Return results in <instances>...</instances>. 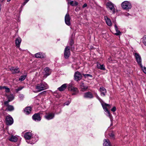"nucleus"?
<instances>
[{
    "instance_id": "nucleus-41",
    "label": "nucleus",
    "mask_w": 146,
    "mask_h": 146,
    "mask_svg": "<svg viewBox=\"0 0 146 146\" xmlns=\"http://www.w3.org/2000/svg\"><path fill=\"white\" fill-rule=\"evenodd\" d=\"M87 6V4L86 3H85L82 6L83 8L86 7Z\"/></svg>"
},
{
    "instance_id": "nucleus-32",
    "label": "nucleus",
    "mask_w": 146,
    "mask_h": 146,
    "mask_svg": "<svg viewBox=\"0 0 146 146\" xmlns=\"http://www.w3.org/2000/svg\"><path fill=\"white\" fill-rule=\"evenodd\" d=\"M83 75L85 78H88L89 77L91 78L92 77V75L90 74H83Z\"/></svg>"
},
{
    "instance_id": "nucleus-34",
    "label": "nucleus",
    "mask_w": 146,
    "mask_h": 146,
    "mask_svg": "<svg viewBox=\"0 0 146 146\" xmlns=\"http://www.w3.org/2000/svg\"><path fill=\"white\" fill-rule=\"evenodd\" d=\"M74 87L73 86L72 84H69L68 86V90L69 91H71V89L73 88Z\"/></svg>"
},
{
    "instance_id": "nucleus-6",
    "label": "nucleus",
    "mask_w": 146,
    "mask_h": 146,
    "mask_svg": "<svg viewBox=\"0 0 146 146\" xmlns=\"http://www.w3.org/2000/svg\"><path fill=\"white\" fill-rule=\"evenodd\" d=\"M106 5L107 8H109L110 10L112 11L113 13H115V9L113 4L111 2H108L106 3Z\"/></svg>"
},
{
    "instance_id": "nucleus-39",
    "label": "nucleus",
    "mask_w": 146,
    "mask_h": 146,
    "mask_svg": "<svg viewBox=\"0 0 146 146\" xmlns=\"http://www.w3.org/2000/svg\"><path fill=\"white\" fill-rule=\"evenodd\" d=\"M74 3H73V4L74 5V6L77 5H78V3L76 1H75L74 2Z\"/></svg>"
},
{
    "instance_id": "nucleus-48",
    "label": "nucleus",
    "mask_w": 146,
    "mask_h": 146,
    "mask_svg": "<svg viewBox=\"0 0 146 146\" xmlns=\"http://www.w3.org/2000/svg\"><path fill=\"white\" fill-rule=\"evenodd\" d=\"M25 0L27 2L29 1V0Z\"/></svg>"
},
{
    "instance_id": "nucleus-14",
    "label": "nucleus",
    "mask_w": 146,
    "mask_h": 146,
    "mask_svg": "<svg viewBox=\"0 0 146 146\" xmlns=\"http://www.w3.org/2000/svg\"><path fill=\"white\" fill-rule=\"evenodd\" d=\"M54 116V113H51L47 114L45 116V118L47 120H49L53 119Z\"/></svg>"
},
{
    "instance_id": "nucleus-38",
    "label": "nucleus",
    "mask_w": 146,
    "mask_h": 146,
    "mask_svg": "<svg viewBox=\"0 0 146 146\" xmlns=\"http://www.w3.org/2000/svg\"><path fill=\"white\" fill-rule=\"evenodd\" d=\"M108 61L109 62H110L112 61V59L111 57H110L108 58Z\"/></svg>"
},
{
    "instance_id": "nucleus-16",
    "label": "nucleus",
    "mask_w": 146,
    "mask_h": 146,
    "mask_svg": "<svg viewBox=\"0 0 146 146\" xmlns=\"http://www.w3.org/2000/svg\"><path fill=\"white\" fill-rule=\"evenodd\" d=\"M44 75L45 76V77H46L47 76L49 75L51 73V71L50 69L46 67L44 69Z\"/></svg>"
},
{
    "instance_id": "nucleus-3",
    "label": "nucleus",
    "mask_w": 146,
    "mask_h": 146,
    "mask_svg": "<svg viewBox=\"0 0 146 146\" xmlns=\"http://www.w3.org/2000/svg\"><path fill=\"white\" fill-rule=\"evenodd\" d=\"M102 105L104 111L107 112L108 115V116H109V117L110 118L111 117V115H110V112L108 111L107 108L108 107V108H111L110 105L109 104H106L105 103H102Z\"/></svg>"
},
{
    "instance_id": "nucleus-44",
    "label": "nucleus",
    "mask_w": 146,
    "mask_h": 146,
    "mask_svg": "<svg viewBox=\"0 0 146 146\" xmlns=\"http://www.w3.org/2000/svg\"><path fill=\"white\" fill-rule=\"evenodd\" d=\"M96 97L100 101V100H101V99H100V98L98 96V95H97L96 96Z\"/></svg>"
},
{
    "instance_id": "nucleus-20",
    "label": "nucleus",
    "mask_w": 146,
    "mask_h": 146,
    "mask_svg": "<svg viewBox=\"0 0 146 146\" xmlns=\"http://www.w3.org/2000/svg\"><path fill=\"white\" fill-rule=\"evenodd\" d=\"M21 41V39L20 37H19L16 39L15 43L17 47H19L20 46Z\"/></svg>"
},
{
    "instance_id": "nucleus-13",
    "label": "nucleus",
    "mask_w": 146,
    "mask_h": 146,
    "mask_svg": "<svg viewBox=\"0 0 146 146\" xmlns=\"http://www.w3.org/2000/svg\"><path fill=\"white\" fill-rule=\"evenodd\" d=\"M10 70L13 74L17 73L20 72L19 68L14 67H12L10 68Z\"/></svg>"
},
{
    "instance_id": "nucleus-11",
    "label": "nucleus",
    "mask_w": 146,
    "mask_h": 146,
    "mask_svg": "<svg viewBox=\"0 0 146 146\" xmlns=\"http://www.w3.org/2000/svg\"><path fill=\"white\" fill-rule=\"evenodd\" d=\"M83 97L86 98L91 99L93 98L94 96L91 92H88L84 94Z\"/></svg>"
},
{
    "instance_id": "nucleus-4",
    "label": "nucleus",
    "mask_w": 146,
    "mask_h": 146,
    "mask_svg": "<svg viewBox=\"0 0 146 146\" xmlns=\"http://www.w3.org/2000/svg\"><path fill=\"white\" fill-rule=\"evenodd\" d=\"M6 121L7 125H11L13 122V119L10 115H8L6 117Z\"/></svg>"
},
{
    "instance_id": "nucleus-33",
    "label": "nucleus",
    "mask_w": 146,
    "mask_h": 146,
    "mask_svg": "<svg viewBox=\"0 0 146 146\" xmlns=\"http://www.w3.org/2000/svg\"><path fill=\"white\" fill-rule=\"evenodd\" d=\"M143 42L146 46V35L144 36L143 38Z\"/></svg>"
},
{
    "instance_id": "nucleus-42",
    "label": "nucleus",
    "mask_w": 146,
    "mask_h": 146,
    "mask_svg": "<svg viewBox=\"0 0 146 146\" xmlns=\"http://www.w3.org/2000/svg\"><path fill=\"white\" fill-rule=\"evenodd\" d=\"M27 2L26 1H25L24 2L23 4H22V5L23 6L25 5L26 4Z\"/></svg>"
},
{
    "instance_id": "nucleus-25",
    "label": "nucleus",
    "mask_w": 146,
    "mask_h": 146,
    "mask_svg": "<svg viewBox=\"0 0 146 146\" xmlns=\"http://www.w3.org/2000/svg\"><path fill=\"white\" fill-rule=\"evenodd\" d=\"M97 67L98 68L101 70H105V66L103 64L101 65L100 64H98L97 65Z\"/></svg>"
},
{
    "instance_id": "nucleus-8",
    "label": "nucleus",
    "mask_w": 146,
    "mask_h": 146,
    "mask_svg": "<svg viewBox=\"0 0 146 146\" xmlns=\"http://www.w3.org/2000/svg\"><path fill=\"white\" fill-rule=\"evenodd\" d=\"M70 55V48L67 46L64 50V56L65 58H68Z\"/></svg>"
},
{
    "instance_id": "nucleus-23",
    "label": "nucleus",
    "mask_w": 146,
    "mask_h": 146,
    "mask_svg": "<svg viewBox=\"0 0 146 146\" xmlns=\"http://www.w3.org/2000/svg\"><path fill=\"white\" fill-rule=\"evenodd\" d=\"M80 88L81 90L82 91L84 92L86 91L88 89V87L84 86V84L83 83H82L80 85Z\"/></svg>"
},
{
    "instance_id": "nucleus-28",
    "label": "nucleus",
    "mask_w": 146,
    "mask_h": 146,
    "mask_svg": "<svg viewBox=\"0 0 146 146\" xmlns=\"http://www.w3.org/2000/svg\"><path fill=\"white\" fill-rule=\"evenodd\" d=\"M35 56L37 58H43L44 56L43 54L40 52H38L35 54Z\"/></svg>"
},
{
    "instance_id": "nucleus-1",
    "label": "nucleus",
    "mask_w": 146,
    "mask_h": 146,
    "mask_svg": "<svg viewBox=\"0 0 146 146\" xmlns=\"http://www.w3.org/2000/svg\"><path fill=\"white\" fill-rule=\"evenodd\" d=\"M48 88L47 84L44 82H42L40 84H37L35 87L36 91L38 92H40L48 89Z\"/></svg>"
},
{
    "instance_id": "nucleus-10",
    "label": "nucleus",
    "mask_w": 146,
    "mask_h": 146,
    "mask_svg": "<svg viewBox=\"0 0 146 146\" xmlns=\"http://www.w3.org/2000/svg\"><path fill=\"white\" fill-rule=\"evenodd\" d=\"M74 76L75 80L76 81L80 80L82 79V77L81 74L78 72H75Z\"/></svg>"
},
{
    "instance_id": "nucleus-17",
    "label": "nucleus",
    "mask_w": 146,
    "mask_h": 146,
    "mask_svg": "<svg viewBox=\"0 0 146 146\" xmlns=\"http://www.w3.org/2000/svg\"><path fill=\"white\" fill-rule=\"evenodd\" d=\"M32 136V133L30 132H27L24 135V137L26 139L29 140L30 139Z\"/></svg>"
},
{
    "instance_id": "nucleus-12",
    "label": "nucleus",
    "mask_w": 146,
    "mask_h": 146,
    "mask_svg": "<svg viewBox=\"0 0 146 146\" xmlns=\"http://www.w3.org/2000/svg\"><path fill=\"white\" fill-rule=\"evenodd\" d=\"M32 117L33 119L36 121H39L41 120V117L39 113L35 114Z\"/></svg>"
},
{
    "instance_id": "nucleus-40",
    "label": "nucleus",
    "mask_w": 146,
    "mask_h": 146,
    "mask_svg": "<svg viewBox=\"0 0 146 146\" xmlns=\"http://www.w3.org/2000/svg\"><path fill=\"white\" fill-rule=\"evenodd\" d=\"M70 3L72 6H74V5L73 4V3H74V1H70Z\"/></svg>"
},
{
    "instance_id": "nucleus-45",
    "label": "nucleus",
    "mask_w": 146,
    "mask_h": 146,
    "mask_svg": "<svg viewBox=\"0 0 146 146\" xmlns=\"http://www.w3.org/2000/svg\"><path fill=\"white\" fill-rule=\"evenodd\" d=\"M69 103H70L69 102L68 103H65L64 104L65 105H68L69 104Z\"/></svg>"
},
{
    "instance_id": "nucleus-30",
    "label": "nucleus",
    "mask_w": 146,
    "mask_h": 146,
    "mask_svg": "<svg viewBox=\"0 0 146 146\" xmlns=\"http://www.w3.org/2000/svg\"><path fill=\"white\" fill-rule=\"evenodd\" d=\"M3 89H5V91L6 92L8 93L10 92V89L9 88L5 86H0V89L2 90Z\"/></svg>"
},
{
    "instance_id": "nucleus-24",
    "label": "nucleus",
    "mask_w": 146,
    "mask_h": 146,
    "mask_svg": "<svg viewBox=\"0 0 146 146\" xmlns=\"http://www.w3.org/2000/svg\"><path fill=\"white\" fill-rule=\"evenodd\" d=\"M67 87V84H64L58 88L60 91H63L66 89Z\"/></svg>"
},
{
    "instance_id": "nucleus-46",
    "label": "nucleus",
    "mask_w": 146,
    "mask_h": 146,
    "mask_svg": "<svg viewBox=\"0 0 146 146\" xmlns=\"http://www.w3.org/2000/svg\"><path fill=\"white\" fill-rule=\"evenodd\" d=\"M125 15L126 16H128L129 15V14L128 13H127L125 14Z\"/></svg>"
},
{
    "instance_id": "nucleus-19",
    "label": "nucleus",
    "mask_w": 146,
    "mask_h": 146,
    "mask_svg": "<svg viewBox=\"0 0 146 146\" xmlns=\"http://www.w3.org/2000/svg\"><path fill=\"white\" fill-rule=\"evenodd\" d=\"M104 19L106 20V24L109 26H111L112 23L110 19L107 16H105L104 17Z\"/></svg>"
},
{
    "instance_id": "nucleus-29",
    "label": "nucleus",
    "mask_w": 146,
    "mask_h": 146,
    "mask_svg": "<svg viewBox=\"0 0 146 146\" xmlns=\"http://www.w3.org/2000/svg\"><path fill=\"white\" fill-rule=\"evenodd\" d=\"M71 91L74 92L72 94L73 95H75L78 93V90L77 88L74 87L73 88L71 89Z\"/></svg>"
},
{
    "instance_id": "nucleus-15",
    "label": "nucleus",
    "mask_w": 146,
    "mask_h": 146,
    "mask_svg": "<svg viewBox=\"0 0 146 146\" xmlns=\"http://www.w3.org/2000/svg\"><path fill=\"white\" fill-rule=\"evenodd\" d=\"M100 91L101 92V95L102 96H105L106 93V90L103 87H101L100 89Z\"/></svg>"
},
{
    "instance_id": "nucleus-35",
    "label": "nucleus",
    "mask_w": 146,
    "mask_h": 146,
    "mask_svg": "<svg viewBox=\"0 0 146 146\" xmlns=\"http://www.w3.org/2000/svg\"><path fill=\"white\" fill-rule=\"evenodd\" d=\"M23 87L21 86L19 87L18 88L16 89V91L17 92H18L19 91L21 90L23 88Z\"/></svg>"
},
{
    "instance_id": "nucleus-31",
    "label": "nucleus",
    "mask_w": 146,
    "mask_h": 146,
    "mask_svg": "<svg viewBox=\"0 0 146 146\" xmlns=\"http://www.w3.org/2000/svg\"><path fill=\"white\" fill-rule=\"evenodd\" d=\"M26 76L25 75L21 76L20 78L19 79L20 81H22L24 80L26 78Z\"/></svg>"
},
{
    "instance_id": "nucleus-47",
    "label": "nucleus",
    "mask_w": 146,
    "mask_h": 146,
    "mask_svg": "<svg viewBox=\"0 0 146 146\" xmlns=\"http://www.w3.org/2000/svg\"><path fill=\"white\" fill-rule=\"evenodd\" d=\"M11 0H7V2H9Z\"/></svg>"
},
{
    "instance_id": "nucleus-9",
    "label": "nucleus",
    "mask_w": 146,
    "mask_h": 146,
    "mask_svg": "<svg viewBox=\"0 0 146 146\" xmlns=\"http://www.w3.org/2000/svg\"><path fill=\"white\" fill-rule=\"evenodd\" d=\"M71 18L68 13H67L65 17V21L66 24L68 26H70L71 24L70 20Z\"/></svg>"
},
{
    "instance_id": "nucleus-36",
    "label": "nucleus",
    "mask_w": 146,
    "mask_h": 146,
    "mask_svg": "<svg viewBox=\"0 0 146 146\" xmlns=\"http://www.w3.org/2000/svg\"><path fill=\"white\" fill-rule=\"evenodd\" d=\"M143 70V72L146 74V68L145 67H143L142 66V68H141Z\"/></svg>"
},
{
    "instance_id": "nucleus-18",
    "label": "nucleus",
    "mask_w": 146,
    "mask_h": 146,
    "mask_svg": "<svg viewBox=\"0 0 146 146\" xmlns=\"http://www.w3.org/2000/svg\"><path fill=\"white\" fill-rule=\"evenodd\" d=\"M9 139L11 141L16 142L17 141L18 138L16 136L12 135L9 138Z\"/></svg>"
},
{
    "instance_id": "nucleus-43",
    "label": "nucleus",
    "mask_w": 146,
    "mask_h": 146,
    "mask_svg": "<svg viewBox=\"0 0 146 146\" xmlns=\"http://www.w3.org/2000/svg\"><path fill=\"white\" fill-rule=\"evenodd\" d=\"M110 136L112 137H113L114 136V135L113 133H111L110 135Z\"/></svg>"
},
{
    "instance_id": "nucleus-22",
    "label": "nucleus",
    "mask_w": 146,
    "mask_h": 146,
    "mask_svg": "<svg viewBox=\"0 0 146 146\" xmlns=\"http://www.w3.org/2000/svg\"><path fill=\"white\" fill-rule=\"evenodd\" d=\"M103 145L104 146H115L114 145H111L109 140L108 139H105Z\"/></svg>"
},
{
    "instance_id": "nucleus-21",
    "label": "nucleus",
    "mask_w": 146,
    "mask_h": 146,
    "mask_svg": "<svg viewBox=\"0 0 146 146\" xmlns=\"http://www.w3.org/2000/svg\"><path fill=\"white\" fill-rule=\"evenodd\" d=\"M31 110V108L30 107L26 108L24 110L25 113L26 114H29Z\"/></svg>"
},
{
    "instance_id": "nucleus-2",
    "label": "nucleus",
    "mask_w": 146,
    "mask_h": 146,
    "mask_svg": "<svg viewBox=\"0 0 146 146\" xmlns=\"http://www.w3.org/2000/svg\"><path fill=\"white\" fill-rule=\"evenodd\" d=\"M121 6L123 9L126 10L131 9L132 7L131 3L127 1L123 2L121 4Z\"/></svg>"
},
{
    "instance_id": "nucleus-26",
    "label": "nucleus",
    "mask_w": 146,
    "mask_h": 146,
    "mask_svg": "<svg viewBox=\"0 0 146 146\" xmlns=\"http://www.w3.org/2000/svg\"><path fill=\"white\" fill-rule=\"evenodd\" d=\"M115 29L116 31V33L115 34L117 35H119L121 34V32L118 30V27L116 24L115 25Z\"/></svg>"
},
{
    "instance_id": "nucleus-49",
    "label": "nucleus",
    "mask_w": 146,
    "mask_h": 146,
    "mask_svg": "<svg viewBox=\"0 0 146 146\" xmlns=\"http://www.w3.org/2000/svg\"><path fill=\"white\" fill-rule=\"evenodd\" d=\"M4 0H2V1H4Z\"/></svg>"
},
{
    "instance_id": "nucleus-7",
    "label": "nucleus",
    "mask_w": 146,
    "mask_h": 146,
    "mask_svg": "<svg viewBox=\"0 0 146 146\" xmlns=\"http://www.w3.org/2000/svg\"><path fill=\"white\" fill-rule=\"evenodd\" d=\"M134 55L137 63L140 65L141 68H142V65L141 64V57L139 54L137 53H135Z\"/></svg>"
},
{
    "instance_id": "nucleus-27",
    "label": "nucleus",
    "mask_w": 146,
    "mask_h": 146,
    "mask_svg": "<svg viewBox=\"0 0 146 146\" xmlns=\"http://www.w3.org/2000/svg\"><path fill=\"white\" fill-rule=\"evenodd\" d=\"M7 98L8 99V100L5 102H8L9 103L14 99V97L13 95H10L7 96Z\"/></svg>"
},
{
    "instance_id": "nucleus-37",
    "label": "nucleus",
    "mask_w": 146,
    "mask_h": 146,
    "mask_svg": "<svg viewBox=\"0 0 146 146\" xmlns=\"http://www.w3.org/2000/svg\"><path fill=\"white\" fill-rule=\"evenodd\" d=\"M116 110V108L115 107H114L111 109V111H112L114 112Z\"/></svg>"
},
{
    "instance_id": "nucleus-5",
    "label": "nucleus",
    "mask_w": 146,
    "mask_h": 146,
    "mask_svg": "<svg viewBox=\"0 0 146 146\" xmlns=\"http://www.w3.org/2000/svg\"><path fill=\"white\" fill-rule=\"evenodd\" d=\"M8 102H4V105L7 107L6 110L9 111H12L14 110V107L9 104Z\"/></svg>"
}]
</instances>
